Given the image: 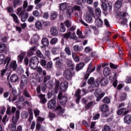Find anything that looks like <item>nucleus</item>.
<instances>
[{
	"mask_svg": "<svg viewBox=\"0 0 131 131\" xmlns=\"http://www.w3.org/2000/svg\"><path fill=\"white\" fill-rule=\"evenodd\" d=\"M67 8V4L62 3L60 5L59 9L61 11H64Z\"/></svg>",
	"mask_w": 131,
	"mask_h": 131,
	"instance_id": "c03bdc74",
	"label": "nucleus"
},
{
	"mask_svg": "<svg viewBox=\"0 0 131 131\" xmlns=\"http://www.w3.org/2000/svg\"><path fill=\"white\" fill-rule=\"evenodd\" d=\"M102 102L105 104H109L111 102L110 98L108 97H105L103 99Z\"/></svg>",
	"mask_w": 131,
	"mask_h": 131,
	"instance_id": "8fccbe9b",
	"label": "nucleus"
},
{
	"mask_svg": "<svg viewBox=\"0 0 131 131\" xmlns=\"http://www.w3.org/2000/svg\"><path fill=\"white\" fill-rule=\"evenodd\" d=\"M111 130V128L108 125H104L102 128V131H110Z\"/></svg>",
	"mask_w": 131,
	"mask_h": 131,
	"instance_id": "e2e57ef3",
	"label": "nucleus"
},
{
	"mask_svg": "<svg viewBox=\"0 0 131 131\" xmlns=\"http://www.w3.org/2000/svg\"><path fill=\"white\" fill-rule=\"evenodd\" d=\"M32 15L35 17H37L38 18L41 16V13H40V12L37 10L33 11L32 12Z\"/></svg>",
	"mask_w": 131,
	"mask_h": 131,
	"instance_id": "4c0bfd02",
	"label": "nucleus"
},
{
	"mask_svg": "<svg viewBox=\"0 0 131 131\" xmlns=\"http://www.w3.org/2000/svg\"><path fill=\"white\" fill-rule=\"evenodd\" d=\"M55 111H58V114H63V113H64V108H62V106H61V105H58L57 106L55 109Z\"/></svg>",
	"mask_w": 131,
	"mask_h": 131,
	"instance_id": "cd10ccee",
	"label": "nucleus"
},
{
	"mask_svg": "<svg viewBox=\"0 0 131 131\" xmlns=\"http://www.w3.org/2000/svg\"><path fill=\"white\" fill-rule=\"evenodd\" d=\"M101 8L102 9V10H103V11H107V4L106 3H102V5H101Z\"/></svg>",
	"mask_w": 131,
	"mask_h": 131,
	"instance_id": "338daca9",
	"label": "nucleus"
},
{
	"mask_svg": "<svg viewBox=\"0 0 131 131\" xmlns=\"http://www.w3.org/2000/svg\"><path fill=\"white\" fill-rule=\"evenodd\" d=\"M110 35H111V33L110 32L107 31L105 33V36L103 38V40H106V41H109V40H110V38H109V36H110Z\"/></svg>",
	"mask_w": 131,
	"mask_h": 131,
	"instance_id": "c9c22d12",
	"label": "nucleus"
},
{
	"mask_svg": "<svg viewBox=\"0 0 131 131\" xmlns=\"http://www.w3.org/2000/svg\"><path fill=\"white\" fill-rule=\"evenodd\" d=\"M13 8H16L18 6L22 5V0H13Z\"/></svg>",
	"mask_w": 131,
	"mask_h": 131,
	"instance_id": "4be33fe9",
	"label": "nucleus"
},
{
	"mask_svg": "<svg viewBox=\"0 0 131 131\" xmlns=\"http://www.w3.org/2000/svg\"><path fill=\"white\" fill-rule=\"evenodd\" d=\"M64 51L68 56H71V50H70V48L69 47H66Z\"/></svg>",
	"mask_w": 131,
	"mask_h": 131,
	"instance_id": "3c124183",
	"label": "nucleus"
},
{
	"mask_svg": "<svg viewBox=\"0 0 131 131\" xmlns=\"http://www.w3.org/2000/svg\"><path fill=\"white\" fill-rule=\"evenodd\" d=\"M42 6H45V4H43V3L41 2L38 4H37L35 9L36 10H40V9H41Z\"/></svg>",
	"mask_w": 131,
	"mask_h": 131,
	"instance_id": "4d7b16f0",
	"label": "nucleus"
},
{
	"mask_svg": "<svg viewBox=\"0 0 131 131\" xmlns=\"http://www.w3.org/2000/svg\"><path fill=\"white\" fill-rule=\"evenodd\" d=\"M100 80L99 79H97L95 81H94L93 84L95 88H99V86L100 85Z\"/></svg>",
	"mask_w": 131,
	"mask_h": 131,
	"instance_id": "bf43d9fd",
	"label": "nucleus"
},
{
	"mask_svg": "<svg viewBox=\"0 0 131 131\" xmlns=\"http://www.w3.org/2000/svg\"><path fill=\"white\" fill-rule=\"evenodd\" d=\"M10 131H16V124L12 123L9 125Z\"/></svg>",
	"mask_w": 131,
	"mask_h": 131,
	"instance_id": "09e8293b",
	"label": "nucleus"
},
{
	"mask_svg": "<svg viewBox=\"0 0 131 131\" xmlns=\"http://www.w3.org/2000/svg\"><path fill=\"white\" fill-rule=\"evenodd\" d=\"M38 63H39V61H38V58L36 56L32 57L30 60V68L35 70L37 68V66H38Z\"/></svg>",
	"mask_w": 131,
	"mask_h": 131,
	"instance_id": "f03ea898",
	"label": "nucleus"
},
{
	"mask_svg": "<svg viewBox=\"0 0 131 131\" xmlns=\"http://www.w3.org/2000/svg\"><path fill=\"white\" fill-rule=\"evenodd\" d=\"M95 82V78L94 77H91L88 81L89 84H93Z\"/></svg>",
	"mask_w": 131,
	"mask_h": 131,
	"instance_id": "69168bd1",
	"label": "nucleus"
},
{
	"mask_svg": "<svg viewBox=\"0 0 131 131\" xmlns=\"http://www.w3.org/2000/svg\"><path fill=\"white\" fill-rule=\"evenodd\" d=\"M111 73V71L110 70V68L106 67L103 70V74L104 76H109Z\"/></svg>",
	"mask_w": 131,
	"mask_h": 131,
	"instance_id": "a878e982",
	"label": "nucleus"
},
{
	"mask_svg": "<svg viewBox=\"0 0 131 131\" xmlns=\"http://www.w3.org/2000/svg\"><path fill=\"white\" fill-rule=\"evenodd\" d=\"M81 93V90H80V89H77V91L74 94L75 97H76L77 98L76 100V102L77 103V104L79 103V101L81 99V95H80Z\"/></svg>",
	"mask_w": 131,
	"mask_h": 131,
	"instance_id": "9b49d317",
	"label": "nucleus"
},
{
	"mask_svg": "<svg viewBox=\"0 0 131 131\" xmlns=\"http://www.w3.org/2000/svg\"><path fill=\"white\" fill-rule=\"evenodd\" d=\"M17 10L16 14L18 16H20L21 21L22 22H25L27 20L28 16H29V14L28 12H25L24 10H22V7L17 8Z\"/></svg>",
	"mask_w": 131,
	"mask_h": 131,
	"instance_id": "f257e3e1",
	"label": "nucleus"
},
{
	"mask_svg": "<svg viewBox=\"0 0 131 131\" xmlns=\"http://www.w3.org/2000/svg\"><path fill=\"white\" fill-rule=\"evenodd\" d=\"M16 111H17V108L15 107L8 106H7L6 114L7 115H12V114H14Z\"/></svg>",
	"mask_w": 131,
	"mask_h": 131,
	"instance_id": "9d476101",
	"label": "nucleus"
},
{
	"mask_svg": "<svg viewBox=\"0 0 131 131\" xmlns=\"http://www.w3.org/2000/svg\"><path fill=\"white\" fill-rule=\"evenodd\" d=\"M104 25L106 27H108V28H110L111 27V26L110 25V23H109V21L107 19H104Z\"/></svg>",
	"mask_w": 131,
	"mask_h": 131,
	"instance_id": "680f3d73",
	"label": "nucleus"
},
{
	"mask_svg": "<svg viewBox=\"0 0 131 131\" xmlns=\"http://www.w3.org/2000/svg\"><path fill=\"white\" fill-rule=\"evenodd\" d=\"M53 61H55V67L58 70H62L64 68L63 60L60 58V57H55L53 59Z\"/></svg>",
	"mask_w": 131,
	"mask_h": 131,
	"instance_id": "7ed1b4c3",
	"label": "nucleus"
},
{
	"mask_svg": "<svg viewBox=\"0 0 131 131\" xmlns=\"http://www.w3.org/2000/svg\"><path fill=\"white\" fill-rule=\"evenodd\" d=\"M70 37L71 39H74L75 40H76V39H77V37L76 36V34H75V33H73L71 34V32H70Z\"/></svg>",
	"mask_w": 131,
	"mask_h": 131,
	"instance_id": "5fc2aeb1",
	"label": "nucleus"
},
{
	"mask_svg": "<svg viewBox=\"0 0 131 131\" xmlns=\"http://www.w3.org/2000/svg\"><path fill=\"white\" fill-rule=\"evenodd\" d=\"M125 108H122L118 111L117 114L118 115H122V114H124V112L125 111Z\"/></svg>",
	"mask_w": 131,
	"mask_h": 131,
	"instance_id": "49530a36",
	"label": "nucleus"
},
{
	"mask_svg": "<svg viewBox=\"0 0 131 131\" xmlns=\"http://www.w3.org/2000/svg\"><path fill=\"white\" fill-rule=\"evenodd\" d=\"M73 69H67L65 70L63 73V75L65 78L68 80H70L71 78L73 76Z\"/></svg>",
	"mask_w": 131,
	"mask_h": 131,
	"instance_id": "423d86ee",
	"label": "nucleus"
},
{
	"mask_svg": "<svg viewBox=\"0 0 131 131\" xmlns=\"http://www.w3.org/2000/svg\"><path fill=\"white\" fill-rule=\"evenodd\" d=\"M8 51V47L5 43H0V53H6Z\"/></svg>",
	"mask_w": 131,
	"mask_h": 131,
	"instance_id": "f8f14e48",
	"label": "nucleus"
},
{
	"mask_svg": "<svg viewBox=\"0 0 131 131\" xmlns=\"http://www.w3.org/2000/svg\"><path fill=\"white\" fill-rule=\"evenodd\" d=\"M94 95L97 98L96 99L97 102H99L100 100L105 96V93L102 92V90L99 89L95 90L94 92Z\"/></svg>",
	"mask_w": 131,
	"mask_h": 131,
	"instance_id": "0eeeda50",
	"label": "nucleus"
},
{
	"mask_svg": "<svg viewBox=\"0 0 131 131\" xmlns=\"http://www.w3.org/2000/svg\"><path fill=\"white\" fill-rule=\"evenodd\" d=\"M101 111L102 112H107L109 111V106L107 105L106 104H103L101 106Z\"/></svg>",
	"mask_w": 131,
	"mask_h": 131,
	"instance_id": "c756f323",
	"label": "nucleus"
},
{
	"mask_svg": "<svg viewBox=\"0 0 131 131\" xmlns=\"http://www.w3.org/2000/svg\"><path fill=\"white\" fill-rule=\"evenodd\" d=\"M18 65H17V63L16 62V61L12 60L11 61L10 64H9V68L10 69H12V70L15 71L16 69H17Z\"/></svg>",
	"mask_w": 131,
	"mask_h": 131,
	"instance_id": "f3484780",
	"label": "nucleus"
},
{
	"mask_svg": "<svg viewBox=\"0 0 131 131\" xmlns=\"http://www.w3.org/2000/svg\"><path fill=\"white\" fill-rule=\"evenodd\" d=\"M124 121L125 123L129 124L131 123V116L130 115H126L124 118Z\"/></svg>",
	"mask_w": 131,
	"mask_h": 131,
	"instance_id": "412c9836",
	"label": "nucleus"
},
{
	"mask_svg": "<svg viewBox=\"0 0 131 131\" xmlns=\"http://www.w3.org/2000/svg\"><path fill=\"white\" fill-rule=\"evenodd\" d=\"M20 118V111L17 110L15 113V116H13L12 118V121L13 123L15 124L18 122V120Z\"/></svg>",
	"mask_w": 131,
	"mask_h": 131,
	"instance_id": "1a4fd4ad",
	"label": "nucleus"
},
{
	"mask_svg": "<svg viewBox=\"0 0 131 131\" xmlns=\"http://www.w3.org/2000/svg\"><path fill=\"white\" fill-rule=\"evenodd\" d=\"M62 92H60L58 95V100H60V104L62 106H64L67 103V101L68 100V98L66 96H63Z\"/></svg>",
	"mask_w": 131,
	"mask_h": 131,
	"instance_id": "6e6552de",
	"label": "nucleus"
},
{
	"mask_svg": "<svg viewBox=\"0 0 131 131\" xmlns=\"http://www.w3.org/2000/svg\"><path fill=\"white\" fill-rule=\"evenodd\" d=\"M35 26L39 30L42 29V24L40 21H37L35 24Z\"/></svg>",
	"mask_w": 131,
	"mask_h": 131,
	"instance_id": "2f4dec72",
	"label": "nucleus"
},
{
	"mask_svg": "<svg viewBox=\"0 0 131 131\" xmlns=\"http://www.w3.org/2000/svg\"><path fill=\"white\" fill-rule=\"evenodd\" d=\"M57 42H58V38L55 37L51 39L50 43L51 45H56V43H57Z\"/></svg>",
	"mask_w": 131,
	"mask_h": 131,
	"instance_id": "13d9d810",
	"label": "nucleus"
},
{
	"mask_svg": "<svg viewBox=\"0 0 131 131\" xmlns=\"http://www.w3.org/2000/svg\"><path fill=\"white\" fill-rule=\"evenodd\" d=\"M95 24L96 26H97V27H102V26L103 25V24H104V22L103 21L102 19H101V18L100 17H95Z\"/></svg>",
	"mask_w": 131,
	"mask_h": 131,
	"instance_id": "2eb2a0df",
	"label": "nucleus"
},
{
	"mask_svg": "<svg viewBox=\"0 0 131 131\" xmlns=\"http://www.w3.org/2000/svg\"><path fill=\"white\" fill-rule=\"evenodd\" d=\"M93 106H94V102L90 101L85 105V108L86 109V110H89L90 108H92Z\"/></svg>",
	"mask_w": 131,
	"mask_h": 131,
	"instance_id": "a19ab883",
	"label": "nucleus"
},
{
	"mask_svg": "<svg viewBox=\"0 0 131 131\" xmlns=\"http://www.w3.org/2000/svg\"><path fill=\"white\" fill-rule=\"evenodd\" d=\"M72 56L75 62H79V60H80V59L79 58V56H77L76 53H72Z\"/></svg>",
	"mask_w": 131,
	"mask_h": 131,
	"instance_id": "e433bc0d",
	"label": "nucleus"
},
{
	"mask_svg": "<svg viewBox=\"0 0 131 131\" xmlns=\"http://www.w3.org/2000/svg\"><path fill=\"white\" fill-rule=\"evenodd\" d=\"M11 16L12 17L13 19L14 22L16 24H19L20 22L19 20V18H18V16L16 15L15 13H12L11 14Z\"/></svg>",
	"mask_w": 131,
	"mask_h": 131,
	"instance_id": "bb28decb",
	"label": "nucleus"
},
{
	"mask_svg": "<svg viewBox=\"0 0 131 131\" xmlns=\"http://www.w3.org/2000/svg\"><path fill=\"white\" fill-rule=\"evenodd\" d=\"M57 16H58V13L56 12H53L51 14V19L52 20H55V19H56V18H57Z\"/></svg>",
	"mask_w": 131,
	"mask_h": 131,
	"instance_id": "052dcab7",
	"label": "nucleus"
},
{
	"mask_svg": "<svg viewBox=\"0 0 131 131\" xmlns=\"http://www.w3.org/2000/svg\"><path fill=\"white\" fill-rule=\"evenodd\" d=\"M10 62H11V57H7L6 58V57H5V55H4L3 54L0 55V65H2L3 64H7L6 67H8L9 64L10 63Z\"/></svg>",
	"mask_w": 131,
	"mask_h": 131,
	"instance_id": "39448f33",
	"label": "nucleus"
},
{
	"mask_svg": "<svg viewBox=\"0 0 131 131\" xmlns=\"http://www.w3.org/2000/svg\"><path fill=\"white\" fill-rule=\"evenodd\" d=\"M72 8L73 9V10L77 11L78 12H80L81 11V7L78 5H75Z\"/></svg>",
	"mask_w": 131,
	"mask_h": 131,
	"instance_id": "de8ad7c7",
	"label": "nucleus"
},
{
	"mask_svg": "<svg viewBox=\"0 0 131 131\" xmlns=\"http://www.w3.org/2000/svg\"><path fill=\"white\" fill-rule=\"evenodd\" d=\"M40 63L41 66L43 67H46L47 66V60L45 59H40Z\"/></svg>",
	"mask_w": 131,
	"mask_h": 131,
	"instance_id": "a18cd8bd",
	"label": "nucleus"
},
{
	"mask_svg": "<svg viewBox=\"0 0 131 131\" xmlns=\"http://www.w3.org/2000/svg\"><path fill=\"white\" fill-rule=\"evenodd\" d=\"M36 56L38 57V58H41V59H43V55L41 53V52L39 50H37L36 51Z\"/></svg>",
	"mask_w": 131,
	"mask_h": 131,
	"instance_id": "6e6d98bb",
	"label": "nucleus"
},
{
	"mask_svg": "<svg viewBox=\"0 0 131 131\" xmlns=\"http://www.w3.org/2000/svg\"><path fill=\"white\" fill-rule=\"evenodd\" d=\"M26 84H27V78L23 76L20 81V88H24Z\"/></svg>",
	"mask_w": 131,
	"mask_h": 131,
	"instance_id": "a211bd4d",
	"label": "nucleus"
},
{
	"mask_svg": "<svg viewBox=\"0 0 131 131\" xmlns=\"http://www.w3.org/2000/svg\"><path fill=\"white\" fill-rule=\"evenodd\" d=\"M32 39H33L34 42H36L39 39V35L37 34H34Z\"/></svg>",
	"mask_w": 131,
	"mask_h": 131,
	"instance_id": "864d4df0",
	"label": "nucleus"
},
{
	"mask_svg": "<svg viewBox=\"0 0 131 131\" xmlns=\"http://www.w3.org/2000/svg\"><path fill=\"white\" fill-rule=\"evenodd\" d=\"M73 50L75 52H79L80 48L78 45H75L73 47Z\"/></svg>",
	"mask_w": 131,
	"mask_h": 131,
	"instance_id": "774afa93",
	"label": "nucleus"
},
{
	"mask_svg": "<svg viewBox=\"0 0 131 131\" xmlns=\"http://www.w3.org/2000/svg\"><path fill=\"white\" fill-rule=\"evenodd\" d=\"M66 15L68 17H71V15L73 13V9L72 7H68L66 9Z\"/></svg>",
	"mask_w": 131,
	"mask_h": 131,
	"instance_id": "6ab92c4d",
	"label": "nucleus"
},
{
	"mask_svg": "<svg viewBox=\"0 0 131 131\" xmlns=\"http://www.w3.org/2000/svg\"><path fill=\"white\" fill-rule=\"evenodd\" d=\"M25 55H26V52L21 51L20 52V55L17 56V60L18 62H21L23 61V59H24V57H25Z\"/></svg>",
	"mask_w": 131,
	"mask_h": 131,
	"instance_id": "aec40b11",
	"label": "nucleus"
},
{
	"mask_svg": "<svg viewBox=\"0 0 131 131\" xmlns=\"http://www.w3.org/2000/svg\"><path fill=\"white\" fill-rule=\"evenodd\" d=\"M95 14L97 18H100V17H101V14H102L101 9L100 8H96L95 9Z\"/></svg>",
	"mask_w": 131,
	"mask_h": 131,
	"instance_id": "58836bf2",
	"label": "nucleus"
},
{
	"mask_svg": "<svg viewBox=\"0 0 131 131\" xmlns=\"http://www.w3.org/2000/svg\"><path fill=\"white\" fill-rule=\"evenodd\" d=\"M108 83V79L105 78H102L100 80V84L101 86L107 85Z\"/></svg>",
	"mask_w": 131,
	"mask_h": 131,
	"instance_id": "ea45409f",
	"label": "nucleus"
},
{
	"mask_svg": "<svg viewBox=\"0 0 131 131\" xmlns=\"http://www.w3.org/2000/svg\"><path fill=\"white\" fill-rule=\"evenodd\" d=\"M28 7V2H27V1L26 0L23 3V9L24 10H26Z\"/></svg>",
	"mask_w": 131,
	"mask_h": 131,
	"instance_id": "0e129e2a",
	"label": "nucleus"
},
{
	"mask_svg": "<svg viewBox=\"0 0 131 131\" xmlns=\"http://www.w3.org/2000/svg\"><path fill=\"white\" fill-rule=\"evenodd\" d=\"M68 88V82L65 81L61 83L60 85V89L61 92H65Z\"/></svg>",
	"mask_w": 131,
	"mask_h": 131,
	"instance_id": "ddd939ff",
	"label": "nucleus"
},
{
	"mask_svg": "<svg viewBox=\"0 0 131 131\" xmlns=\"http://www.w3.org/2000/svg\"><path fill=\"white\" fill-rule=\"evenodd\" d=\"M19 80V76L16 74H13L10 76V81L11 82H17Z\"/></svg>",
	"mask_w": 131,
	"mask_h": 131,
	"instance_id": "dca6fc26",
	"label": "nucleus"
},
{
	"mask_svg": "<svg viewBox=\"0 0 131 131\" xmlns=\"http://www.w3.org/2000/svg\"><path fill=\"white\" fill-rule=\"evenodd\" d=\"M122 0H118L115 3V7L117 9H120L121 8V6H122Z\"/></svg>",
	"mask_w": 131,
	"mask_h": 131,
	"instance_id": "473e14b6",
	"label": "nucleus"
},
{
	"mask_svg": "<svg viewBox=\"0 0 131 131\" xmlns=\"http://www.w3.org/2000/svg\"><path fill=\"white\" fill-rule=\"evenodd\" d=\"M50 32L53 36L57 35L58 34V30L57 28L52 27L51 28Z\"/></svg>",
	"mask_w": 131,
	"mask_h": 131,
	"instance_id": "393cba45",
	"label": "nucleus"
},
{
	"mask_svg": "<svg viewBox=\"0 0 131 131\" xmlns=\"http://www.w3.org/2000/svg\"><path fill=\"white\" fill-rule=\"evenodd\" d=\"M88 9L89 13H90V14H91V15H92L94 18H96V16H95V12H94L93 8L90 6H88Z\"/></svg>",
	"mask_w": 131,
	"mask_h": 131,
	"instance_id": "37998d69",
	"label": "nucleus"
},
{
	"mask_svg": "<svg viewBox=\"0 0 131 131\" xmlns=\"http://www.w3.org/2000/svg\"><path fill=\"white\" fill-rule=\"evenodd\" d=\"M85 20L88 23H91V22H93V17L91 16V14H87L86 15Z\"/></svg>",
	"mask_w": 131,
	"mask_h": 131,
	"instance_id": "f704fd0d",
	"label": "nucleus"
},
{
	"mask_svg": "<svg viewBox=\"0 0 131 131\" xmlns=\"http://www.w3.org/2000/svg\"><path fill=\"white\" fill-rule=\"evenodd\" d=\"M62 37L65 39H68L69 38H70V32L63 34L62 35Z\"/></svg>",
	"mask_w": 131,
	"mask_h": 131,
	"instance_id": "603ef678",
	"label": "nucleus"
},
{
	"mask_svg": "<svg viewBox=\"0 0 131 131\" xmlns=\"http://www.w3.org/2000/svg\"><path fill=\"white\" fill-rule=\"evenodd\" d=\"M41 43L44 47H48L50 42H49V39L47 37H43L41 40Z\"/></svg>",
	"mask_w": 131,
	"mask_h": 131,
	"instance_id": "b1692460",
	"label": "nucleus"
},
{
	"mask_svg": "<svg viewBox=\"0 0 131 131\" xmlns=\"http://www.w3.org/2000/svg\"><path fill=\"white\" fill-rule=\"evenodd\" d=\"M58 30L60 32H65L66 31V28L63 23H60L59 27H58Z\"/></svg>",
	"mask_w": 131,
	"mask_h": 131,
	"instance_id": "c85d7f7f",
	"label": "nucleus"
},
{
	"mask_svg": "<svg viewBox=\"0 0 131 131\" xmlns=\"http://www.w3.org/2000/svg\"><path fill=\"white\" fill-rule=\"evenodd\" d=\"M126 13L121 12L120 15L119 22L123 25L125 28H127V19L125 18Z\"/></svg>",
	"mask_w": 131,
	"mask_h": 131,
	"instance_id": "20e7f679",
	"label": "nucleus"
},
{
	"mask_svg": "<svg viewBox=\"0 0 131 131\" xmlns=\"http://www.w3.org/2000/svg\"><path fill=\"white\" fill-rule=\"evenodd\" d=\"M126 98H127V94L124 93H122L121 96H120V101L121 102H123V101H125Z\"/></svg>",
	"mask_w": 131,
	"mask_h": 131,
	"instance_id": "72a5a7b5",
	"label": "nucleus"
},
{
	"mask_svg": "<svg viewBox=\"0 0 131 131\" xmlns=\"http://www.w3.org/2000/svg\"><path fill=\"white\" fill-rule=\"evenodd\" d=\"M48 107L50 109H54L56 107V100L55 99H51L48 103Z\"/></svg>",
	"mask_w": 131,
	"mask_h": 131,
	"instance_id": "4468645a",
	"label": "nucleus"
},
{
	"mask_svg": "<svg viewBox=\"0 0 131 131\" xmlns=\"http://www.w3.org/2000/svg\"><path fill=\"white\" fill-rule=\"evenodd\" d=\"M84 67V63L80 62L79 64H77L76 70V71H79V70H81Z\"/></svg>",
	"mask_w": 131,
	"mask_h": 131,
	"instance_id": "7c9ffc66",
	"label": "nucleus"
},
{
	"mask_svg": "<svg viewBox=\"0 0 131 131\" xmlns=\"http://www.w3.org/2000/svg\"><path fill=\"white\" fill-rule=\"evenodd\" d=\"M35 51V47H33L30 48V50L28 53L29 56H32L34 54V51Z\"/></svg>",
	"mask_w": 131,
	"mask_h": 131,
	"instance_id": "79ce46f5",
	"label": "nucleus"
},
{
	"mask_svg": "<svg viewBox=\"0 0 131 131\" xmlns=\"http://www.w3.org/2000/svg\"><path fill=\"white\" fill-rule=\"evenodd\" d=\"M38 98H39L42 104H46V103H47V99L46 98V95H43L42 94H40L38 96Z\"/></svg>",
	"mask_w": 131,
	"mask_h": 131,
	"instance_id": "5701e85b",
	"label": "nucleus"
}]
</instances>
